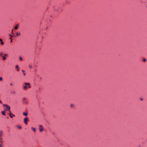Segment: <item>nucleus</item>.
<instances>
[{
	"label": "nucleus",
	"instance_id": "nucleus-1",
	"mask_svg": "<svg viewBox=\"0 0 147 147\" xmlns=\"http://www.w3.org/2000/svg\"><path fill=\"white\" fill-rule=\"evenodd\" d=\"M22 102L25 105H27L28 103L26 98V97H23L22 98Z\"/></svg>",
	"mask_w": 147,
	"mask_h": 147
},
{
	"label": "nucleus",
	"instance_id": "nucleus-2",
	"mask_svg": "<svg viewBox=\"0 0 147 147\" xmlns=\"http://www.w3.org/2000/svg\"><path fill=\"white\" fill-rule=\"evenodd\" d=\"M6 109L5 110V111H7V110H8L9 111H10V106H8V105H6Z\"/></svg>",
	"mask_w": 147,
	"mask_h": 147
},
{
	"label": "nucleus",
	"instance_id": "nucleus-3",
	"mask_svg": "<svg viewBox=\"0 0 147 147\" xmlns=\"http://www.w3.org/2000/svg\"><path fill=\"white\" fill-rule=\"evenodd\" d=\"M28 117H26L24 119V123L26 125H27V121H28Z\"/></svg>",
	"mask_w": 147,
	"mask_h": 147
},
{
	"label": "nucleus",
	"instance_id": "nucleus-4",
	"mask_svg": "<svg viewBox=\"0 0 147 147\" xmlns=\"http://www.w3.org/2000/svg\"><path fill=\"white\" fill-rule=\"evenodd\" d=\"M43 128L42 127V125H40L39 127V131L40 132H42L43 130Z\"/></svg>",
	"mask_w": 147,
	"mask_h": 147
},
{
	"label": "nucleus",
	"instance_id": "nucleus-5",
	"mask_svg": "<svg viewBox=\"0 0 147 147\" xmlns=\"http://www.w3.org/2000/svg\"><path fill=\"white\" fill-rule=\"evenodd\" d=\"M3 131H0V140L2 141L3 140L2 138L1 137V136L2 135Z\"/></svg>",
	"mask_w": 147,
	"mask_h": 147
},
{
	"label": "nucleus",
	"instance_id": "nucleus-6",
	"mask_svg": "<svg viewBox=\"0 0 147 147\" xmlns=\"http://www.w3.org/2000/svg\"><path fill=\"white\" fill-rule=\"evenodd\" d=\"M28 88V87L26 86H24L23 88L24 90H26Z\"/></svg>",
	"mask_w": 147,
	"mask_h": 147
},
{
	"label": "nucleus",
	"instance_id": "nucleus-7",
	"mask_svg": "<svg viewBox=\"0 0 147 147\" xmlns=\"http://www.w3.org/2000/svg\"><path fill=\"white\" fill-rule=\"evenodd\" d=\"M0 42H1V44L3 45L4 44V42H3L2 39L1 38H0Z\"/></svg>",
	"mask_w": 147,
	"mask_h": 147
},
{
	"label": "nucleus",
	"instance_id": "nucleus-8",
	"mask_svg": "<svg viewBox=\"0 0 147 147\" xmlns=\"http://www.w3.org/2000/svg\"><path fill=\"white\" fill-rule=\"evenodd\" d=\"M23 115L25 116H27L28 115V113L26 112H24L23 113Z\"/></svg>",
	"mask_w": 147,
	"mask_h": 147
},
{
	"label": "nucleus",
	"instance_id": "nucleus-9",
	"mask_svg": "<svg viewBox=\"0 0 147 147\" xmlns=\"http://www.w3.org/2000/svg\"><path fill=\"white\" fill-rule=\"evenodd\" d=\"M26 85H29L30 86V84L29 83H26L25 82L24 83Z\"/></svg>",
	"mask_w": 147,
	"mask_h": 147
},
{
	"label": "nucleus",
	"instance_id": "nucleus-10",
	"mask_svg": "<svg viewBox=\"0 0 147 147\" xmlns=\"http://www.w3.org/2000/svg\"><path fill=\"white\" fill-rule=\"evenodd\" d=\"M5 111H5V110H4V111L2 112V114L3 115H5Z\"/></svg>",
	"mask_w": 147,
	"mask_h": 147
},
{
	"label": "nucleus",
	"instance_id": "nucleus-11",
	"mask_svg": "<svg viewBox=\"0 0 147 147\" xmlns=\"http://www.w3.org/2000/svg\"><path fill=\"white\" fill-rule=\"evenodd\" d=\"M18 25L17 24L15 27L14 29L15 30H16L18 28Z\"/></svg>",
	"mask_w": 147,
	"mask_h": 147
},
{
	"label": "nucleus",
	"instance_id": "nucleus-12",
	"mask_svg": "<svg viewBox=\"0 0 147 147\" xmlns=\"http://www.w3.org/2000/svg\"><path fill=\"white\" fill-rule=\"evenodd\" d=\"M9 115L11 118H13V117L12 116V114L11 113H9Z\"/></svg>",
	"mask_w": 147,
	"mask_h": 147
},
{
	"label": "nucleus",
	"instance_id": "nucleus-13",
	"mask_svg": "<svg viewBox=\"0 0 147 147\" xmlns=\"http://www.w3.org/2000/svg\"><path fill=\"white\" fill-rule=\"evenodd\" d=\"M2 57H3L2 59L3 60H4L6 59V58L4 56H2Z\"/></svg>",
	"mask_w": 147,
	"mask_h": 147
},
{
	"label": "nucleus",
	"instance_id": "nucleus-14",
	"mask_svg": "<svg viewBox=\"0 0 147 147\" xmlns=\"http://www.w3.org/2000/svg\"><path fill=\"white\" fill-rule=\"evenodd\" d=\"M3 53L2 52H0V56H3Z\"/></svg>",
	"mask_w": 147,
	"mask_h": 147
},
{
	"label": "nucleus",
	"instance_id": "nucleus-15",
	"mask_svg": "<svg viewBox=\"0 0 147 147\" xmlns=\"http://www.w3.org/2000/svg\"><path fill=\"white\" fill-rule=\"evenodd\" d=\"M16 68L17 69V70L18 71L19 70V66L18 65H16Z\"/></svg>",
	"mask_w": 147,
	"mask_h": 147
},
{
	"label": "nucleus",
	"instance_id": "nucleus-16",
	"mask_svg": "<svg viewBox=\"0 0 147 147\" xmlns=\"http://www.w3.org/2000/svg\"><path fill=\"white\" fill-rule=\"evenodd\" d=\"M32 129L34 131H36V129L35 128H34L33 127H32Z\"/></svg>",
	"mask_w": 147,
	"mask_h": 147
},
{
	"label": "nucleus",
	"instance_id": "nucleus-17",
	"mask_svg": "<svg viewBox=\"0 0 147 147\" xmlns=\"http://www.w3.org/2000/svg\"><path fill=\"white\" fill-rule=\"evenodd\" d=\"M3 55H4V56H6V57H7L8 56V55L7 54H5V53H3Z\"/></svg>",
	"mask_w": 147,
	"mask_h": 147
},
{
	"label": "nucleus",
	"instance_id": "nucleus-18",
	"mask_svg": "<svg viewBox=\"0 0 147 147\" xmlns=\"http://www.w3.org/2000/svg\"><path fill=\"white\" fill-rule=\"evenodd\" d=\"M16 34L17 36H18L20 35V33H17Z\"/></svg>",
	"mask_w": 147,
	"mask_h": 147
},
{
	"label": "nucleus",
	"instance_id": "nucleus-19",
	"mask_svg": "<svg viewBox=\"0 0 147 147\" xmlns=\"http://www.w3.org/2000/svg\"><path fill=\"white\" fill-rule=\"evenodd\" d=\"M19 59L21 61H22V58L21 57H20Z\"/></svg>",
	"mask_w": 147,
	"mask_h": 147
},
{
	"label": "nucleus",
	"instance_id": "nucleus-20",
	"mask_svg": "<svg viewBox=\"0 0 147 147\" xmlns=\"http://www.w3.org/2000/svg\"><path fill=\"white\" fill-rule=\"evenodd\" d=\"M143 61L144 62H145L146 61V59H145V58H144L143 59Z\"/></svg>",
	"mask_w": 147,
	"mask_h": 147
},
{
	"label": "nucleus",
	"instance_id": "nucleus-21",
	"mask_svg": "<svg viewBox=\"0 0 147 147\" xmlns=\"http://www.w3.org/2000/svg\"><path fill=\"white\" fill-rule=\"evenodd\" d=\"M18 127V128H19V129H20L22 128V127L21 126H19Z\"/></svg>",
	"mask_w": 147,
	"mask_h": 147
},
{
	"label": "nucleus",
	"instance_id": "nucleus-22",
	"mask_svg": "<svg viewBox=\"0 0 147 147\" xmlns=\"http://www.w3.org/2000/svg\"><path fill=\"white\" fill-rule=\"evenodd\" d=\"M2 78L1 77H0V81H2Z\"/></svg>",
	"mask_w": 147,
	"mask_h": 147
},
{
	"label": "nucleus",
	"instance_id": "nucleus-23",
	"mask_svg": "<svg viewBox=\"0 0 147 147\" xmlns=\"http://www.w3.org/2000/svg\"><path fill=\"white\" fill-rule=\"evenodd\" d=\"M29 67L30 68H31L32 67V66L31 65H29Z\"/></svg>",
	"mask_w": 147,
	"mask_h": 147
},
{
	"label": "nucleus",
	"instance_id": "nucleus-24",
	"mask_svg": "<svg viewBox=\"0 0 147 147\" xmlns=\"http://www.w3.org/2000/svg\"><path fill=\"white\" fill-rule=\"evenodd\" d=\"M3 106L4 107H6V105H7V104H3Z\"/></svg>",
	"mask_w": 147,
	"mask_h": 147
},
{
	"label": "nucleus",
	"instance_id": "nucleus-25",
	"mask_svg": "<svg viewBox=\"0 0 147 147\" xmlns=\"http://www.w3.org/2000/svg\"><path fill=\"white\" fill-rule=\"evenodd\" d=\"M74 106V105L73 104H71L70 105V107H73Z\"/></svg>",
	"mask_w": 147,
	"mask_h": 147
},
{
	"label": "nucleus",
	"instance_id": "nucleus-26",
	"mask_svg": "<svg viewBox=\"0 0 147 147\" xmlns=\"http://www.w3.org/2000/svg\"><path fill=\"white\" fill-rule=\"evenodd\" d=\"M22 71L23 72V73H24L25 72V71L24 70H22Z\"/></svg>",
	"mask_w": 147,
	"mask_h": 147
},
{
	"label": "nucleus",
	"instance_id": "nucleus-27",
	"mask_svg": "<svg viewBox=\"0 0 147 147\" xmlns=\"http://www.w3.org/2000/svg\"><path fill=\"white\" fill-rule=\"evenodd\" d=\"M23 74H24V76H25V75H26V74H25V73H24Z\"/></svg>",
	"mask_w": 147,
	"mask_h": 147
},
{
	"label": "nucleus",
	"instance_id": "nucleus-28",
	"mask_svg": "<svg viewBox=\"0 0 147 147\" xmlns=\"http://www.w3.org/2000/svg\"><path fill=\"white\" fill-rule=\"evenodd\" d=\"M2 146L1 144H0V147H2Z\"/></svg>",
	"mask_w": 147,
	"mask_h": 147
},
{
	"label": "nucleus",
	"instance_id": "nucleus-29",
	"mask_svg": "<svg viewBox=\"0 0 147 147\" xmlns=\"http://www.w3.org/2000/svg\"><path fill=\"white\" fill-rule=\"evenodd\" d=\"M28 88H31V87L30 86V85L28 87Z\"/></svg>",
	"mask_w": 147,
	"mask_h": 147
},
{
	"label": "nucleus",
	"instance_id": "nucleus-30",
	"mask_svg": "<svg viewBox=\"0 0 147 147\" xmlns=\"http://www.w3.org/2000/svg\"><path fill=\"white\" fill-rule=\"evenodd\" d=\"M9 35L11 37H12V36L11 34H9Z\"/></svg>",
	"mask_w": 147,
	"mask_h": 147
},
{
	"label": "nucleus",
	"instance_id": "nucleus-31",
	"mask_svg": "<svg viewBox=\"0 0 147 147\" xmlns=\"http://www.w3.org/2000/svg\"><path fill=\"white\" fill-rule=\"evenodd\" d=\"M0 141L1 142V143H2V142H3V141H2L1 140H0Z\"/></svg>",
	"mask_w": 147,
	"mask_h": 147
},
{
	"label": "nucleus",
	"instance_id": "nucleus-32",
	"mask_svg": "<svg viewBox=\"0 0 147 147\" xmlns=\"http://www.w3.org/2000/svg\"><path fill=\"white\" fill-rule=\"evenodd\" d=\"M13 30H12V34L13 33Z\"/></svg>",
	"mask_w": 147,
	"mask_h": 147
},
{
	"label": "nucleus",
	"instance_id": "nucleus-33",
	"mask_svg": "<svg viewBox=\"0 0 147 147\" xmlns=\"http://www.w3.org/2000/svg\"><path fill=\"white\" fill-rule=\"evenodd\" d=\"M12 116H15V115H14L12 114Z\"/></svg>",
	"mask_w": 147,
	"mask_h": 147
},
{
	"label": "nucleus",
	"instance_id": "nucleus-34",
	"mask_svg": "<svg viewBox=\"0 0 147 147\" xmlns=\"http://www.w3.org/2000/svg\"><path fill=\"white\" fill-rule=\"evenodd\" d=\"M12 85V83H11V84H10V85Z\"/></svg>",
	"mask_w": 147,
	"mask_h": 147
},
{
	"label": "nucleus",
	"instance_id": "nucleus-35",
	"mask_svg": "<svg viewBox=\"0 0 147 147\" xmlns=\"http://www.w3.org/2000/svg\"><path fill=\"white\" fill-rule=\"evenodd\" d=\"M13 93H14V94H15V92H13Z\"/></svg>",
	"mask_w": 147,
	"mask_h": 147
},
{
	"label": "nucleus",
	"instance_id": "nucleus-36",
	"mask_svg": "<svg viewBox=\"0 0 147 147\" xmlns=\"http://www.w3.org/2000/svg\"><path fill=\"white\" fill-rule=\"evenodd\" d=\"M2 102L0 100V103H1Z\"/></svg>",
	"mask_w": 147,
	"mask_h": 147
},
{
	"label": "nucleus",
	"instance_id": "nucleus-37",
	"mask_svg": "<svg viewBox=\"0 0 147 147\" xmlns=\"http://www.w3.org/2000/svg\"><path fill=\"white\" fill-rule=\"evenodd\" d=\"M12 42V40H11V41H10V42Z\"/></svg>",
	"mask_w": 147,
	"mask_h": 147
},
{
	"label": "nucleus",
	"instance_id": "nucleus-38",
	"mask_svg": "<svg viewBox=\"0 0 147 147\" xmlns=\"http://www.w3.org/2000/svg\"><path fill=\"white\" fill-rule=\"evenodd\" d=\"M143 100L142 98H141V100Z\"/></svg>",
	"mask_w": 147,
	"mask_h": 147
},
{
	"label": "nucleus",
	"instance_id": "nucleus-39",
	"mask_svg": "<svg viewBox=\"0 0 147 147\" xmlns=\"http://www.w3.org/2000/svg\"><path fill=\"white\" fill-rule=\"evenodd\" d=\"M9 113H11V111H9Z\"/></svg>",
	"mask_w": 147,
	"mask_h": 147
},
{
	"label": "nucleus",
	"instance_id": "nucleus-40",
	"mask_svg": "<svg viewBox=\"0 0 147 147\" xmlns=\"http://www.w3.org/2000/svg\"><path fill=\"white\" fill-rule=\"evenodd\" d=\"M10 39H11V38H10Z\"/></svg>",
	"mask_w": 147,
	"mask_h": 147
}]
</instances>
